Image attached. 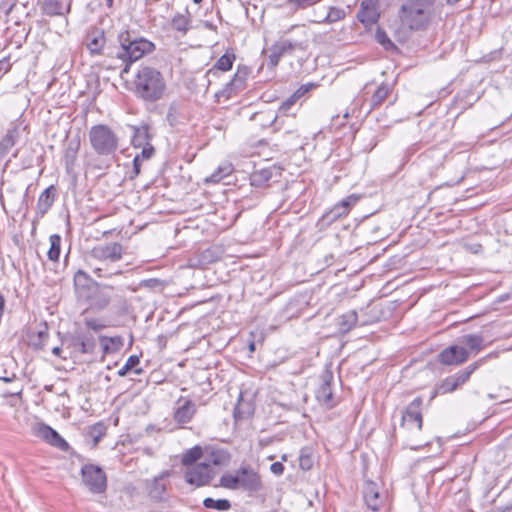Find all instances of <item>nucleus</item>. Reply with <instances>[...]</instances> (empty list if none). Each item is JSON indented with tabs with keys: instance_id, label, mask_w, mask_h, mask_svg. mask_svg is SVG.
<instances>
[{
	"instance_id": "63",
	"label": "nucleus",
	"mask_w": 512,
	"mask_h": 512,
	"mask_svg": "<svg viewBox=\"0 0 512 512\" xmlns=\"http://www.w3.org/2000/svg\"><path fill=\"white\" fill-rule=\"evenodd\" d=\"M105 2H106V6L108 8H112L113 7L114 0H105Z\"/></svg>"
},
{
	"instance_id": "47",
	"label": "nucleus",
	"mask_w": 512,
	"mask_h": 512,
	"mask_svg": "<svg viewBox=\"0 0 512 512\" xmlns=\"http://www.w3.org/2000/svg\"><path fill=\"white\" fill-rule=\"evenodd\" d=\"M345 17V11L341 8L331 7L326 18V23L337 22Z\"/></svg>"
},
{
	"instance_id": "61",
	"label": "nucleus",
	"mask_w": 512,
	"mask_h": 512,
	"mask_svg": "<svg viewBox=\"0 0 512 512\" xmlns=\"http://www.w3.org/2000/svg\"><path fill=\"white\" fill-rule=\"evenodd\" d=\"M38 337L41 341L45 340L48 337V330L46 327L44 328V330H40L38 332Z\"/></svg>"
},
{
	"instance_id": "31",
	"label": "nucleus",
	"mask_w": 512,
	"mask_h": 512,
	"mask_svg": "<svg viewBox=\"0 0 512 512\" xmlns=\"http://www.w3.org/2000/svg\"><path fill=\"white\" fill-rule=\"evenodd\" d=\"M74 341L81 353H92L96 346L95 338L91 334H79Z\"/></svg>"
},
{
	"instance_id": "42",
	"label": "nucleus",
	"mask_w": 512,
	"mask_h": 512,
	"mask_svg": "<svg viewBox=\"0 0 512 512\" xmlns=\"http://www.w3.org/2000/svg\"><path fill=\"white\" fill-rule=\"evenodd\" d=\"M454 380L451 376L445 378L441 384L436 388L435 393L436 394H447L455 391L458 387L455 384Z\"/></svg>"
},
{
	"instance_id": "57",
	"label": "nucleus",
	"mask_w": 512,
	"mask_h": 512,
	"mask_svg": "<svg viewBox=\"0 0 512 512\" xmlns=\"http://www.w3.org/2000/svg\"><path fill=\"white\" fill-rule=\"evenodd\" d=\"M15 5H16L15 0L11 3H6V2L2 1L0 3V10L4 11L5 14L7 15L12 11V9L15 7Z\"/></svg>"
},
{
	"instance_id": "8",
	"label": "nucleus",
	"mask_w": 512,
	"mask_h": 512,
	"mask_svg": "<svg viewBox=\"0 0 512 512\" xmlns=\"http://www.w3.org/2000/svg\"><path fill=\"white\" fill-rule=\"evenodd\" d=\"M132 145L135 148H142L140 154L133 159V172L135 176L140 174V157L150 159L154 154V147L150 143V135L147 126L133 127Z\"/></svg>"
},
{
	"instance_id": "25",
	"label": "nucleus",
	"mask_w": 512,
	"mask_h": 512,
	"mask_svg": "<svg viewBox=\"0 0 512 512\" xmlns=\"http://www.w3.org/2000/svg\"><path fill=\"white\" fill-rule=\"evenodd\" d=\"M273 168H263L254 171L250 175V183L254 187L262 188L268 185V182L273 176Z\"/></svg>"
},
{
	"instance_id": "60",
	"label": "nucleus",
	"mask_w": 512,
	"mask_h": 512,
	"mask_svg": "<svg viewBox=\"0 0 512 512\" xmlns=\"http://www.w3.org/2000/svg\"><path fill=\"white\" fill-rule=\"evenodd\" d=\"M52 353L53 355H55L56 357H59V358H62V359H66V357L62 356V349L61 347L57 346V347H54L52 349Z\"/></svg>"
},
{
	"instance_id": "53",
	"label": "nucleus",
	"mask_w": 512,
	"mask_h": 512,
	"mask_svg": "<svg viewBox=\"0 0 512 512\" xmlns=\"http://www.w3.org/2000/svg\"><path fill=\"white\" fill-rule=\"evenodd\" d=\"M403 5L431 7L433 5V0H406Z\"/></svg>"
},
{
	"instance_id": "46",
	"label": "nucleus",
	"mask_w": 512,
	"mask_h": 512,
	"mask_svg": "<svg viewBox=\"0 0 512 512\" xmlns=\"http://www.w3.org/2000/svg\"><path fill=\"white\" fill-rule=\"evenodd\" d=\"M359 200V196L356 194H351L346 198L339 201L337 204L339 207L345 210L346 214H349L351 208L356 205Z\"/></svg>"
},
{
	"instance_id": "39",
	"label": "nucleus",
	"mask_w": 512,
	"mask_h": 512,
	"mask_svg": "<svg viewBox=\"0 0 512 512\" xmlns=\"http://www.w3.org/2000/svg\"><path fill=\"white\" fill-rule=\"evenodd\" d=\"M375 40L378 44H380L387 51H392V50L397 49L396 45L388 37L387 33L381 28L376 29Z\"/></svg>"
},
{
	"instance_id": "50",
	"label": "nucleus",
	"mask_w": 512,
	"mask_h": 512,
	"mask_svg": "<svg viewBox=\"0 0 512 512\" xmlns=\"http://www.w3.org/2000/svg\"><path fill=\"white\" fill-rule=\"evenodd\" d=\"M321 0H289V4L294 7V9H305L310 7Z\"/></svg>"
},
{
	"instance_id": "4",
	"label": "nucleus",
	"mask_w": 512,
	"mask_h": 512,
	"mask_svg": "<svg viewBox=\"0 0 512 512\" xmlns=\"http://www.w3.org/2000/svg\"><path fill=\"white\" fill-rule=\"evenodd\" d=\"M88 135L91 147L98 155L108 156L117 151L119 139L108 125H94Z\"/></svg>"
},
{
	"instance_id": "24",
	"label": "nucleus",
	"mask_w": 512,
	"mask_h": 512,
	"mask_svg": "<svg viewBox=\"0 0 512 512\" xmlns=\"http://www.w3.org/2000/svg\"><path fill=\"white\" fill-rule=\"evenodd\" d=\"M358 323V315L355 310L348 311L336 319V327L341 334L351 331Z\"/></svg>"
},
{
	"instance_id": "29",
	"label": "nucleus",
	"mask_w": 512,
	"mask_h": 512,
	"mask_svg": "<svg viewBox=\"0 0 512 512\" xmlns=\"http://www.w3.org/2000/svg\"><path fill=\"white\" fill-rule=\"evenodd\" d=\"M391 92V87L389 84L382 83L376 91L373 93L371 100H370V110L376 109L379 106H381L385 99L389 96Z\"/></svg>"
},
{
	"instance_id": "12",
	"label": "nucleus",
	"mask_w": 512,
	"mask_h": 512,
	"mask_svg": "<svg viewBox=\"0 0 512 512\" xmlns=\"http://www.w3.org/2000/svg\"><path fill=\"white\" fill-rule=\"evenodd\" d=\"M34 435L53 447L62 451H67L69 444L67 441L52 427L44 423H37L33 427Z\"/></svg>"
},
{
	"instance_id": "45",
	"label": "nucleus",
	"mask_w": 512,
	"mask_h": 512,
	"mask_svg": "<svg viewBox=\"0 0 512 512\" xmlns=\"http://www.w3.org/2000/svg\"><path fill=\"white\" fill-rule=\"evenodd\" d=\"M106 427L102 423H96L90 427L89 434L94 439V444H97L100 439L105 435Z\"/></svg>"
},
{
	"instance_id": "7",
	"label": "nucleus",
	"mask_w": 512,
	"mask_h": 512,
	"mask_svg": "<svg viewBox=\"0 0 512 512\" xmlns=\"http://www.w3.org/2000/svg\"><path fill=\"white\" fill-rule=\"evenodd\" d=\"M83 485L93 494H101L107 488V476L104 470L94 464H84L81 468Z\"/></svg>"
},
{
	"instance_id": "26",
	"label": "nucleus",
	"mask_w": 512,
	"mask_h": 512,
	"mask_svg": "<svg viewBox=\"0 0 512 512\" xmlns=\"http://www.w3.org/2000/svg\"><path fill=\"white\" fill-rule=\"evenodd\" d=\"M43 12L48 16L55 15H63L64 13H68L70 10H67V1L63 3L60 0H44L42 6Z\"/></svg>"
},
{
	"instance_id": "9",
	"label": "nucleus",
	"mask_w": 512,
	"mask_h": 512,
	"mask_svg": "<svg viewBox=\"0 0 512 512\" xmlns=\"http://www.w3.org/2000/svg\"><path fill=\"white\" fill-rule=\"evenodd\" d=\"M249 74V67L245 65H239L233 78L228 83H226L224 88L216 95L218 97H224L225 99H229L235 96L238 92L245 89Z\"/></svg>"
},
{
	"instance_id": "1",
	"label": "nucleus",
	"mask_w": 512,
	"mask_h": 512,
	"mask_svg": "<svg viewBox=\"0 0 512 512\" xmlns=\"http://www.w3.org/2000/svg\"><path fill=\"white\" fill-rule=\"evenodd\" d=\"M132 84L136 97L145 102L160 100L166 91V82L161 72L149 66L138 69Z\"/></svg>"
},
{
	"instance_id": "58",
	"label": "nucleus",
	"mask_w": 512,
	"mask_h": 512,
	"mask_svg": "<svg viewBox=\"0 0 512 512\" xmlns=\"http://www.w3.org/2000/svg\"><path fill=\"white\" fill-rule=\"evenodd\" d=\"M142 285L148 288H156L160 285V281L158 279H147L142 282Z\"/></svg>"
},
{
	"instance_id": "43",
	"label": "nucleus",
	"mask_w": 512,
	"mask_h": 512,
	"mask_svg": "<svg viewBox=\"0 0 512 512\" xmlns=\"http://www.w3.org/2000/svg\"><path fill=\"white\" fill-rule=\"evenodd\" d=\"M232 171L231 165H226L223 167H218L216 171H214L207 181L217 183L221 181L225 176H228Z\"/></svg>"
},
{
	"instance_id": "36",
	"label": "nucleus",
	"mask_w": 512,
	"mask_h": 512,
	"mask_svg": "<svg viewBox=\"0 0 512 512\" xmlns=\"http://www.w3.org/2000/svg\"><path fill=\"white\" fill-rule=\"evenodd\" d=\"M50 248L47 256L51 261H58L61 251V237L58 234H53L49 238Z\"/></svg>"
},
{
	"instance_id": "16",
	"label": "nucleus",
	"mask_w": 512,
	"mask_h": 512,
	"mask_svg": "<svg viewBox=\"0 0 512 512\" xmlns=\"http://www.w3.org/2000/svg\"><path fill=\"white\" fill-rule=\"evenodd\" d=\"M379 17L378 0H362L357 13L358 20L365 26H371L378 21Z\"/></svg>"
},
{
	"instance_id": "62",
	"label": "nucleus",
	"mask_w": 512,
	"mask_h": 512,
	"mask_svg": "<svg viewBox=\"0 0 512 512\" xmlns=\"http://www.w3.org/2000/svg\"><path fill=\"white\" fill-rule=\"evenodd\" d=\"M204 25H205V27H206V28H208V29H210V30H213V31H216V26H215L214 24H212V23H210V22L206 21V22L204 23Z\"/></svg>"
},
{
	"instance_id": "40",
	"label": "nucleus",
	"mask_w": 512,
	"mask_h": 512,
	"mask_svg": "<svg viewBox=\"0 0 512 512\" xmlns=\"http://www.w3.org/2000/svg\"><path fill=\"white\" fill-rule=\"evenodd\" d=\"M202 456V449L199 446H194L188 449L182 457V464L185 466L192 465Z\"/></svg>"
},
{
	"instance_id": "32",
	"label": "nucleus",
	"mask_w": 512,
	"mask_h": 512,
	"mask_svg": "<svg viewBox=\"0 0 512 512\" xmlns=\"http://www.w3.org/2000/svg\"><path fill=\"white\" fill-rule=\"evenodd\" d=\"M139 362H140V359L137 355L129 356L126 363L118 370V372H117L118 376L124 377L130 372H133L137 375L141 374L143 372V369L137 367Z\"/></svg>"
},
{
	"instance_id": "35",
	"label": "nucleus",
	"mask_w": 512,
	"mask_h": 512,
	"mask_svg": "<svg viewBox=\"0 0 512 512\" xmlns=\"http://www.w3.org/2000/svg\"><path fill=\"white\" fill-rule=\"evenodd\" d=\"M348 214H346L345 210L338 206L336 203L330 210L325 212L322 216V221L330 225L337 221L338 219L342 217H346Z\"/></svg>"
},
{
	"instance_id": "18",
	"label": "nucleus",
	"mask_w": 512,
	"mask_h": 512,
	"mask_svg": "<svg viewBox=\"0 0 512 512\" xmlns=\"http://www.w3.org/2000/svg\"><path fill=\"white\" fill-rule=\"evenodd\" d=\"M106 43L105 33L102 29L93 28L86 35V47L92 55H100Z\"/></svg>"
},
{
	"instance_id": "19",
	"label": "nucleus",
	"mask_w": 512,
	"mask_h": 512,
	"mask_svg": "<svg viewBox=\"0 0 512 512\" xmlns=\"http://www.w3.org/2000/svg\"><path fill=\"white\" fill-rule=\"evenodd\" d=\"M20 137V128L13 124L9 127L5 135L0 140V161L10 152L12 147L17 143Z\"/></svg>"
},
{
	"instance_id": "11",
	"label": "nucleus",
	"mask_w": 512,
	"mask_h": 512,
	"mask_svg": "<svg viewBox=\"0 0 512 512\" xmlns=\"http://www.w3.org/2000/svg\"><path fill=\"white\" fill-rule=\"evenodd\" d=\"M123 253V246L118 242L100 244L91 251L92 257L100 262H117L122 259Z\"/></svg>"
},
{
	"instance_id": "52",
	"label": "nucleus",
	"mask_w": 512,
	"mask_h": 512,
	"mask_svg": "<svg viewBox=\"0 0 512 512\" xmlns=\"http://www.w3.org/2000/svg\"><path fill=\"white\" fill-rule=\"evenodd\" d=\"M85 325L94 331H101L105 325L101 324L97 319L93 318H86L85 319Z\"/></svg>"
},
{
	"instance_id": "14",
	"label": "nucleus",
	"mask_w": 512,
	"mask_h": 512,
	"mask_svg": "<svg viewBox=\"0 0 512 512\" xmlns=\"http://www.w3.org/2000/svg\"><path fill=\"white\" fill-rule=\"evenodd\" d=\"M469 358V352L466 348L452 345L443 349L439 355L438 360L443 365H460Z\"/></svg>"
},
{
	"instance_id": "51",
	"label": "nucleus",
	"mask_w": 512,
	"mask_h": 512,
	"mask_svg": "<svg viewBox=\"0 0 512 512\" xmlns=\"http://www.w3.org/2000/svg\"><path fill=\"white\" fill-rule=\"evenodd\" d=\"M227 458H228V454L223 451H212L210 461L214 465H219Z\"/></svg>"
},
{
	"instance_id": "21",
	"label": "nucleus",
	"mask_w": 512,
	"mask_h": 512,
	"mask_svg": "<svg viewBox=\"0 0 512 512\" xmlns=\"http://www.w3.org/2000/svg\"><path fill=\"white\" fill-rule=\"evenodd\" d=\"M79 149H80V139L79 138H73L68 141V143L65 147L64 156H63L64 165H65L66 171L68 173H70L74 170Z\"/></svg>"
},
{
	"instance_id": "64",
	"label": "nucleus",
	"mask_w": 512,
	"mask_h": 512,
	"mask_svg": "<svg viewBox=\"0 0 512 512\" xmlns=\"http://www.w3.org/2000/svg\"><path fill=\"white\" fill-rule=\"evenodd\" d=\"M249 349H250V351L255 350V344L253 342L249 345Z\"/></svg>"
},
{
	"instance_id": "6",
	"label": "nucleus",
	"mask_w": 512,
	"mask_h": 512,
	"mask_svg": "<svg viewBox=\"0 0 512 512\" xmlns=\"http://www.w3.org/2000/svg\"><path fill=\"white\" fill-rule=\"evenodd\" d=\"M308 47L307 40H292L280 38L269 48V65L275 67L283 56L292 55L295 51H305Z\"/></svg>"
},
{
	"instance_id": "13",
	"label": "nucleus",
	"mask_w": 512,
	"mask_h": 512,
	"mask_svg": "<svg viewBox=\"0 0 512 512\" xmlns=\"http://www.w3.org/2000/svg\"><path fill=\"white\" fill-rule=\"evenodd\" d=\"M333 378L331 371H324L321 375V384L315 392L317 401L328 409H331L336 405L331 387Z\"/></svg>"
},
{
	"instance_id": "28",
	"label": "nucleus",
	"mask_w": 512,
	"mask_h": 512,
	"mask_svg": "<svg viewBox=\"0 0 512 512\" xmlns=\"http://www.w3.org/2000/svg\"><path fill=\"white\" fill-rule=\"evenodd\" d=\"M460 343L468 346L474 354L484 349V337L480 334H466L460 338Z\"/></svg>"
},
{
	"instance_id": "56",
	"label": "nucleus",
	"mask_w": 512,
	"mask_h": 512,
	"mask_svg": "<svg viewBox=\"0 0 512 512\" xmlns=\"http://www.w3.org/2000/svg\"><path fill=\"white\" fill-rule=\"evenodd\" d=\"M257 117H263L265 118L266 121L269 122V124H273L276 119H277V115H270V114H266V113H255L253 116H252V119H256Z\"/></svg>"
},
{
	"instance_id": "33",
	"label": "nucleus",
	"mask_w": 512,
	"mask_h": 512,
	"mask_svg": "<svg viewBox=\"0 0 512 512\" xmlns=\"http://www.w3.org/2000/svg\"><path fill=\"white\" fill-rule=\"evenodd\" d=\"M481 363H482V360L474 362V363L470 364L469 366H467L465 369L452 375L451 377L454 380V382H456L455 383L456 386L460 387L461 385H463L470 378L471 374L476 369H478V367L480 366Z\"/></svg>"
},
{
	"instance_id": "41",
	"label": "nucleus",
	"mask_w": 512,
	"mask_h": 512,
	"mask_svg": "<svg viewBox=\"0 0 512 512\" xmlns=\"http://www.w3.org/2000/svg\"><path fill=\"white\" fill-rule=\"evenodd\" d=\"M171 25L174 30L186 33L189 30L190 20L185 15L178 14L173 17Z\"/></svg>"
},
{
	"instance_id": "59",
	"label": "nucleus",
	"mask_w": 512,
	"mask_h": 512,
	"mask_svg": "<svg viewBox=\"0 0 512 512\" xmlns=\"http://www.w3.org/2000/svg\"><path fill=\"white\" fill-rule=\"evenodd\" d=\"M245 414H246V412L243 411L242 404L238 403L237 406L234 409V416H235V418L236 419L243 418Z\"/></svg>"
},
{
	"instance_id": "23",
	"label": "nucleus",
	"mask_w": 512,
	"mask_h": 512,
	"mask_svg": "<svg viewBox=\"0 0 512 512\" xmlns=\"http://www.w3.org/2000/svg\"><path fill=\"white\" fill-rule=\"evenodd\" d=\"M55 194L56 189L53 185H51L39 195L36 205L38 215L43 217L47 213V211L52 207L55 201Z\"/></svg>"
},
{
	"instance_id": "34",
	"label": "nucleus",
	"mask_w": 512,
	"mask_h": 512,
	"mask_svg": "<svg viewBox=\"0 0 512 512\" xmlns=\"http://www.w3.org/2000/svg\"><path fill=\"white\" fill-rule=\"evenodd\" d=\"M100 342L104 353H111L119 350L122 345V339L120 337H100Z\"/></svg>"
},
{
	"instance_id": "17",
	"label": "nucleus",
	"mask_w": 512,
	"mask_h": 512,
	"mask_svg": "<svg viewBox=\"0 0 512 512\" xmlns=\"http://www.w3.org/2000/svg\"><path fill=\"white\" fill-rule=\"evenodd\" d=\"M178 407L175 409L173 418L178 424L189 423L196 413V405L189 399L180 398L177 402Z\"/></svg>"
},
{
	"instance_id": "44",
	"label": "nucleus",
	"mask_w": 512,
	"mask_h": 512,
	"mask_svg": "<svg viewBox=\"0 0 512 512\" xmlns=\"http://www.w3.org/2000/svg\"><path fill=\"white\" fill-rule=\"evenodd\" d=\"M91 281L89 275L83 270H78L74 275V285L76 289L87 287Z\"/></svg>"
},
{
	"instance_id": "48",
	"label": "nucleus",
	"mask_w": 512,
	"mask_h": 512,
	"mask_svg": "<svg viewBox=\"0 0 512 512\" xmlns=\"http://www.w3.org/2000/svg\"><path fill=\"white\" fill-rule=\"evenodd\" d=\"M93 273L100 278H111L114 275L121 274V270H110L103 265L97 266L93 269Z\"/></svg>"
},
{
	"instance_id": "22",
	"label": "nucleus",
	"mask_w": 512,
	"mask_h": 512,
	"mask_svg": "<svg viewBox=\"0 0 512 512\" xmlns=\"http://www.w3.org/2000/svg\"><path fill=\"white\" fill-rule=\"evenodd\" d=\"M167 474H161L158 477L153 478L152 480L146 481V488L149 496L155 501H162L164 498V494L166 492V483L164 482V477Z\"/></svg>"
},
{
	"instance_id": "2",
	"label": "nucleus",
	"mask_w": 512,
	"mask_h": 512,
	"mask_svg": "<svg viewBox=\"0 0 512 512\" xmlns=\"http://www.w3.org/2000/svg\"><path fill=\"white\" fill-rule=\"evenodd\" d=\"M220 486L229 490H241L250 496L263 489L261 476L249 466H242L234 472L224 473L220 477Z\"/></svg>"
},
{
	"instance_id": "15",
	"label": "nucleus",
	"mask_w": 512,
	"mask_h": 512,
	"mask_svg": "<svg viewBox=\"0 0 512 512\" xmlns=\"http://www.w3.org/2000/svg\"><path fill=\"white\" fill-rule=\"evenodd\" d=\"M423 404V400L421 397H416L412 402L408 404V406L403 410L401 417V426H405L406 424L415 422L417 424V429L419 431L422 430L423 426V416L421 412V407Z\"/></svg>"
},
{
	"instance_id": "5",
	"label": "nucleus",
	"mask_w": 512,
	"mask_h": 512,
	"mask_svg": "<svg viewBox=\"0 0 512 512\" xmlns=\"http://www.w3.org/2000/svg\"><path fill=\"white\" fill-rule=\"evenodd\" d=\"M430 7L402 5L399 11L401 22L414 31L424 30L430 21Z\"/></svg>"
},
{
	"instance_id": "10",
	"label": "nucleus",
	"mask_w": 512,
	"mask_h": 512,
	"mask_svg": "<svg viewBox=\"0 0 512 512\" xmlns=\"http://www.w3.org/2000/svg\"><path fill=\"white\" fill-rule=\"evenodd\" d=\"M213 476L212 468L209 463H198L187 468L185 480L191 485L197 487L207 485Z\"/></svg>"
},
{
	"instance_id": "37",
	"label": "nucleus",
	"mask_w": 512,
	"mask_h": 512,
	"mask_svg": "<svg viewBox=\"0 0 512 512\" xmlns=\"http://www.w3.org/2000/svg\"><path fill=\"white\" fill-rule=\"evenodd\" d=\"M203 505L207 509H215L218 511H228L231 508V503L227 499H213V498H205L203 501Z\"/></svg>"
},
{
	"instance_id": "38",
	"label": "nucleus",
	"mask_w": 512,
	"mask_h": 512,
	"mask_svg": "<svg viewBox=\"0 0 512 512\" xmlns=\"http://www.w3.org/2000/svg\"><path fill=\"white\" fill-rule=\"evenodd\" d=\"M182 110V104L179 102L174 101L169 105L166 119L171 126H175L178 123Z\"/></svg>"
},
{
	"instance_id": "3",
	"label": "nucleus",
	"mask_w": 512,
	"mask_h": 512,
	"mask_svg": "<svg viewBox=\"0 0 512 512\" xmlns=\"http://www.w3.org/2000/svg\"><path fill=\"white\" fill-rule=\"evenodd\" d=\"M118 42L120 44V51L117 53V57L125 63L121 74L128 73L132 63L138 61L154 49L152 42L144 38L133 37L127 30L118 34Z\"/></svg>"
},
{
	"instance_id": "20",
	"label": "nucleus",
	"mask_w": 512,
	"mask_h": 512,
	"mask_svg": "<svg viewBox=\"0 0 512 512\" xmlns=\"http://www.w3.org/2000/svg\"><path fill=\"white\" fill-rule=\"evenodd\" d=\"M363 497L367 507L372 511H378L381 508L382 500L380 498L376 483L372 481L365 483Z\"/></svg>"
},
{
	"instance_id": "30",
	"label": "nucleus",
	"mask_w": 512,
	"mask_h": 512,
	"mask_svg": "<svg viewBox=\"0 0 512 512\" xmlns=\"http://www.w3.org/2000/svg\"><path fill=\"white\" fill-rule=\"evenodd\" d=\"M235 58V54L232 51H227L216 61L213 68L208 70V74H215L216 70H220L223 72L229 71L233 66Z\"/></svg>"
},
{
	"instance_id": "55",
	"label": "nucleus",
	"mask_w": 512,
	"mask_h": 512,
	"mask_svg": "<svg viewBox=\"0 0 512 512\" xmlns=\"http://www.w3.org/2000/svg\"><path fill=\"white\" fill-rule=\"evenodd\" d=\"M11 68V64L9 62V60L7 59H2L0 60V79L2 78V76L7 73Z\"/></svg>"
},
{
	"instance_id": "49",
	"label": "nucleus",
	"mask_w": 512,
	"mask_h": 512,
	"mask_svg": "<svg viewBox=\"0 0 512 512\" xmlns=\"http://www.w3.org/2000/svg\"><path fill=\"white\" fill-rule=\"evenodd\" d=\"M299 466L302 470H310L313 466L312 456L309 453H306L305 450L301 451Z\"/></svg>"
},
{
	"instance_id": "54",
	"label": "nucleus",
	"mask_w": 512,
	"mask_h": 512,
	"mask_svg": "<svg viewBox=\"0 0 512 512\" xmlns=\"http://www.w3.org/2000/svg\"><path fill=\"white\" fill-rule=\"evenodd\" d=\"M270 471L273 474H275L277 476H280L284 472V466H283V464L281 462H274L270 466Z\"/></svg>"
},
{
	"instance_id": "27",
	"label": "nucleus",
	"mask_w": 512,
	"mask_h": 512,
	"mask_svg": "<svg viewBox=\"0 0 512 512\" xmlns=\"http://www.w3.org/2000/svg\"><path fill=\"white\" fill-rule=\"evenodd\" d=\"M308 91L307 86H301L297 89L292 95H290L286 100H284L279 106V114L288 115L292 106L296 104V102Z\"/></svg>"
}]
</instances>
